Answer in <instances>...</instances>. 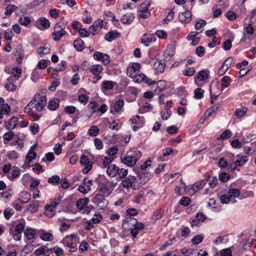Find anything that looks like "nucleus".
<instances>
[{
	"label": "nucleus",
	"instance_id": "obj_24",
	"mask_svg": "<svg viewBox=\"0 0 256 256\" xmlns=\"http://www.w3.org/2000/svg\"><path fill=\"white\" fill-rule=\"evenodd\" d=\"M31 198V194L26 192H22L19 197L18 200L22 204L28 202Z\"/></svg>",
	"mask_w": 256,
	"mask_h": 256
},
{
	"label": "nucleus",
	"instance_id": "obj_51",
	"mask_svg": "<svg viewBox=\"0 0 256 256\" xmlns=\"http://www.w3.org/2000/svg\"><path fill=\"white\" fill-rule=\"evenodd\" d=\"M36 98H33L32 100L27 104V106L24 108V111L25 112H30V111L32 110V109L34 108L33 104L34 102H36Z\"/></svg>",
	"mask_w": 256,
	"mask_h": 256
},
{
	"label": "nucleus",
	"instance_id": "obj_17",
	"mask_svg": "<svg viewBox=\"0 0 256 256\" xmlns=\"http://www.w3.org/2000/svg\"><path fill=\"white\" fill-rule=\"evenodd\" d=\"M18 118L16 116H12L8 122H5V127L8 130L14 129L17 124Z\"/></svg>",
	"mask_w": 256,
	"mask_h": 256
},
{
	"label": "nucleus",
	"instance_id": "obj_29",
	"mask_svg": "<svg viewBox=\"0 0 256 256\" xmlns=\"http://www.w3.org/2000/svg\"><path fill=\"white\" fill-rule=\"evenodd\" d=\"M60 100L54 98L48 102V107L50 110H55L58 108Z\"/></svg>",
	"mask_w": 256,
	"mask_h": 256
},
{
	"label": "nucleus",
	"instance_id": "obj_16",
	"mask_svg": "<svg viewBox=\"0 0 256 256\" xmlns=\"http://www.w3.org/2000/svg\"><path fill=\"white\" fill-rule=\"evenodd\" d=\"M78 240L77 237L74 234L67 236L62 240L63 244L65 246H70L73 244L74 242H76Z\"/></svg>",
	"mask_w": 256,
	"mask_h": 256
},
{
	"label": "nucleus",
	"instance_id": "obj_43",
	"mask_svg": "<svg viewBox=\"0 0 256 256\" xmlns=\"http://www.w3.org/2000/svg\"><path fill=\"white\" fill-rule=\"evenodd\" d=\"M247 111V108H243L236 109L234 112V115L236 118H239L244 116Z\"/></svg>",
	"mask_w": 256,
	"mask_h": 256
},
{
	"label": "nucleus",
	"instance_id": "obj_33",
	"mask_svg": "<svg viewBox=\"0 0 256 256\" xmlns=\"http://www.w3.org/2000/svg\"><path fill=\"white\" fill-rule=\"evenodd\" d=\"M50 50V48L48 46H40L37 49L36 52L38 55L42 57L44 55L49 54Z\"/></svg>",
	"mask_w": 256,
	"mask_h": 256
},
{
	"label": "nucleus",
	"instance_id": "obj_2",
	"mask_svg": "<svg viewBox=\"0 0 256 256\" xmlns=\"http://www.w3.org/2000/svg\"><path fill=\"white\" fill-rule=\"evenodd\" d=\"M26 225V222L23 220L16 224L14 228H10L9 229L10 234L15 240L19 241L21 240L22 234L25 228Z\"/></svg>",
	"mask_w": 256,
	"mask_h": 256
},
{
	"label": "nucleus",
	"instance_id": "obj_45",
	"mask_svg": "<svg viewBox=\"0 0 256 256\" xmlns=\"http://www.w3.org/2000/svg\"><path fill=\"white\" fill-rule=\"evenodd\" d=\"M48 182V183L51 184L52 185H57L60 182V178L58 176L54 175L52 176L49 178Z\"/></svg>",
	"mask_w": 256,
	"mask_h": 256
},
{
	"label": "nucleus",
	"instance_id": "obj_25",
	"mask_svg": "<svg viewBox=\"0 0 256 256\" xmlns=\"http://www.w3.org/2000/svg\"><path fill=\"white\" fill-rule=\"evenodd\" d=\"M54 32L52 33L53 38L56 41H59L61 38L66 35V32L65 30H56L54 28Z\"/></svg>",
	"mask_w": 256,
	"mask_h": 256
},
{
	"label": "nucleus",
	"instance_id": "obj_40",
	"mask_svg": "<svg viewBox=\"0 0 256 256\" xmlns=\"http://www.w3.org/2000/svg\"><path fill=\"white\" fill-rule=\"evenodd\" d=\"M220 107V104H214L212 106H211L208 110H207L204 116H206L208 117L210 116L214 112H216Z\"/></svg>",
	"mask_w": 256,
	"mask_h": 256
},
{
	"label": "nucleus",
	"instance_id": "obj_50",
	"mask_svg": "<svg viewBox=\"0 0 256 256\" xmlns=\"http://www.w3.org/2000/svg\"><path fill=\"white\" fill-rule=\"evenodd\" d=\"M228 196L232 198H238L240 194V190L238 189L231 188L228 191Z\"/></svg>",
	"mask_w": 256,
	"mask_h": 256
},
{
	"label": "nucleus",
	"instance_id": "obj_30",
	"mask_svg": "<svg viewBox=\"0 0 256 256\" xmlns=\"http://www.w3.org/2000/svg\"><path fill=\"white\" fill-rule=\"evenodd\" d=\"M120 36V34L119 32L116 31H112L110 32L107 33L105 36V39L110 42L112 41L115 38H118Z\"/></svg>",
	"mask_w": 256,
	"mask_h": 256
},
{
	"label": "nucleus",
	"instance_id": "obj_11",
	"mask_svg": "<svg viewBox=\"0 0 256 256\" xmlns=\"http://www.w3.org/2000/svg\"><path fill=\"white\" fill-rule=\"evenodd\" d=\"M103 26V21L98 20L95 21L94 24L90 27V32L94 36L102 29Z\"/></svg>",
	"mask_w": 256,
	"mask_h": 256
},
{
	"label": "nucleus",
	"instance_id": "obj_53",
	"mask_svg": "<svg viewBox=\"0 0 256 256\" xmlns=\"http://www.w3.org/2000/svg\"><path fill=\"white\" fill-rule=\"evenodd\" d=\"M14 214V210L12 208H6L4 212V214L6 219L9 220L10 216Z\"/></svg>",
	"mask_w": 256,
	"mask_h": 256
},
{
	"label": "nucleus",
	"instance_id": "obj_63",
	"mask_svg": "<svg viewBox=\"0 0 256 256\" xmlns=\"http://www.w3.org/2000/svg\"><path fill=\"white\" fill-rule=\"evenodd\" d=\"M10 130V131L6 132L4 134L3 138L4 140L10 141L13 138L14 135V133L12 131V130Z\"/></svg>",
	"mask_w": 256,
	"mask_h": 256
},
{
	"label": "nucleus",
	"instance_id": "obj_9",
	"mask_svg": "<svg viewBox=\"0 0 256 256\" xmlns=\"http://www.w3.org/2000/svg\"><path fill=\"white\" fill-rule=\"evenodd\" d=\"M92 184V180H88L84 178L82 184L79 186L78 190L82 194H86L90 190V186Z\"/></svg>",
	"mask_w": 256,
	"mask_h": 256
},
{
	"label": "nucleus",
	"instance_id": "obj_4",
	"mask_svg": "<svg viewBox=\"0 0 256 256\" xmlns=\"http://www.w3.org/2000/svg\"><path fill=\"white\" fill-rule=\"evenodd\" d=\"M122 187L128 189L132 188L134 190L138 189L140 187L139 184L138 180L135 176L131 175L128 176L125 178L121 182Z\"/></svg>",
	"mask_w": 256,
	"mask_h": 256
},
{
	"label": "nucleus",
	"instance_id": "obj_28",
	"mask_svg": "<svg viewBox=\"0 0 256 256\" xmlns=\"http://www.w3.org/2000/svg\"><path fill=\"white\" fill-rule=\"evenodd\" d=\"M24 234L28 240H32L35 237L36 232L33 228H27L24 231Z\"/></svg>",
	"mask_w": 256,
	"mask_h": 256
},
{
	"label": "nucleus",
	"instance_id": "obj_47",
	"mask_svg": "<svg viewBox=\"0 0 256 256\" xmlns=\"http://www.w3.org/2000/svg\"><path fill=\"white\" fill-rule=\"evenodd\" d=\"M98 133L99 130L95 126H92L88 131V134L92 136H96L98 135Z\"/></svg>",
	"mask_w": 256,
	"mask_h": 256
},
{
	"label": "nucleus",
	"instance_id": "obj_7",
	"mask_svg": "<svg viewBox=\"0 0 256 256\" xmlns=\"http://www.w3.org/2000/svg\"><path fill=\"white\" fill-rule=\"evenodd\" d=\"M88 202L89 199L88 198H80L77 201L76 206L78 210H84L83 214H88L90 212V208L87 206Z\"/></svg>",
	"mask_w": 256,
	"mask_h": 256
},
{
	"label": "nucleus",
	"instance_id": "obj_59",
	"mask_svg": "<svg viewBox=\"0 0 256 256\" xmlns=\"http://www.w3.org/2000/svg\"><path fill=\"white\" fill-rule=\"evenodd\" d=\"M231 198L228 196V194H223L220 198V200L222 204H228Z\"/></svg>",
	"mask_w": 256,
	"mask_h": 256
},
{
	"label": "nucleus",
	"instance_id": "obj_55",
	"mask_svg": "<svg viewBox=\"0 0 256 256\" xmlns=\"http://www.w3.org/2000/svg\"><path fill=\"white\" fill-rule=\"evenodd\" d=\"M191 202L190 199L187 196H184L181 198L180 200L179 203L183 206H188L190 204V202Z\"/></svg>",
	"mask_w": 256,
	"mask_h": 256
},
{
	"label": "nucleus",
	"instance_id": "obj_31",
	"mask_svg": "<svg viewBox=\"0 0 256 256\" xmlns=\"http://www.w3.org/2000/svg\"><path fill=\"white\" fill-rule=\"evenodd\" d=\"M116 84V82L110 80L103 81L102 84V89L105 90H112Z\"/></svg>",
	"mask_w": 256,
	"mask_h": 256
},
{
	"label": "nucleus",
	"instance_id": "obj_49",
	"mask_svg": "<svg viewBox=\"0 0 256 256\" xmlns=\"http://www.w3.org/2000/svg\"><path fill=\"white\" fill-rule=\"evenodd\" d=\"M232 132L230 130H226L220 136V139L224 140L231 137Z\"/></svg>",
	"mask_w": 256,
	"mask_h": 256
},
{
	"label": "nucleus",
	"instance_id": "obj_23",
	"mask_svg": "<svg viewBox=\"0 0 256 256\" xmlns=\"http://www.w3.org/2000/svg\"><path fill=\"white\" fill-rule=\"evenodd\" d=\"M90 71L94 74H100L103 70V67L100 64H94L90 66Z\"/></svg>",
	"mask_w": 256,
	"mask_h": 256
},
{
	"label": "nucleus",
	"instance_id": "obj_39",
	"mask_svg": "<svg viewBox=\"0 0 256 256\" xmlns=\"http://www.w3.org/2000/svg\"><path fill=\"white\" fill-rule=\"evenodd\" d=\"M38 22H39L40 24V25L42 26L43 28L45 29H47L50 28V22L48 20V19L42 17L40 18L38 20Z\"/></svg>",
	"mask_w": 256,
	"mask_h": 256
},
{
	"label": "nucleus",
	"instance_id": "obj_35",
	"mask_svg": "<svg viewBox=\"0 0 256 256\" xmlns=\"http://www.w3.org/2000/svg\"><path fill=\"white\" fill-rule=\"evenodd\" d=\"M162 216V214L161 212V209H159L154 212V214L150 218V222L152 224H155L157 220L160 219Z\"/></svg>",
	"mask_w": 256,
	"mask_h": 256
},
{
	"label": "nucleus",
	"instance_id": "obj_5",
	"mask_svg": "<svg viewBox=\"0 0 256 256\" xmlns=\"http://www.w3.org/2000/svg\"><path fill=\"white\" fill-rule=\"evenodd\" d=\"M208 180H202L195 182L194 184L186 186L184 190L186 194L189 195L194 194L198 190L202 189L206 184Z\"/></svg>",
	"mask_w": 256,
	"mask_h": 256
},
{
	"label": "nucleus",
	"instance_id": "obj_14",
	"mask_svg": "<svg viewBox=\"0 0 256 256\" xmlns=\"http://www.w3.org/2000/svg\"><path fill=\"white\" fill-rule=\"evenodd\" d=\"M152 174L149 172H145L138 176V180L140 187L145 184L152 176Z\"/></svg>",
	"mask_w": 256,
	"mask_h": 256
},
{
	"label": "nucleus",
	"instance_id": "obj_27",
	"mask_svg": "<svg viewBox=\"0 0 256 256\" xmlns=\"http://www.w3.org/2000/svg\"><path fill=\"white\" fill-rule=\"evenodd\" d=\"M74 46L75 49L78 52L82 51L84 48V42L83 40L80 38L76 39L74 41Z\"/></svg>",
	"mask_w": 256,
	"mask_h": 256
},
{
	"label": "nucleus",
	"instance_id": "obj_54",
	"mask_svg": "<svg viewBox=\"0 0 256 256\" xmlns=\"http://www.w3.org/2000/svg\"><path fill=\"white\" fill-rule=\"evenodd\" d=\"M20 174V171L18 169L12 170L11 174L8 176V178L10 180H14L16 178L18 177Z\"/></svg>",
	"mask_w": 256,
	"mask_h": 256
},
{
	"label": "nucleus",
	"instance_id": "obj_41",
	"mask_svg": "<svg viewBox=\"0 0 256 256\" xmlns=\"http://www.w3.org/2000/svg\"><path fill=\"white\" fill-rule=\"evenodd\" d=\"M166 86V82L164 80H160L157 82V88L155 90V92L158 91L159 92H162L165 89Z\"/></svg>",
	"mask_w": 256,
	"mask_h": 256
},
{
	"label": "nucleus",
	"instance_id": "obj_60",
	"mask_svg": "<svg viewBox=\"0 0 256 256\" xmlns=\"http://www.w3.org/2000/svg\"><path fill=\"white\" fill-rule=\"evenodd\" d=\"M234 63V59L232 57L228 58L223 63L224 66H226V68L228 70L232 64Z\"/></svg>",
	"mask_w": 256,
	"mask_h": 256
},
{
	"label": "nucleus",
	"instance_id": "obj_44",
	"mask_svg": "<svg viewBox=\"0 0 256 256\" xmlns=\"http://www.w3.org/2000/svg\"><path fill=\"white\" fill-rule=\"evenodd\" d=\"M12 74L13 76L18 80L22 75V68L18 67L14 68L12 70Z\"/></svg>",
	"mask_w": 256,
	"mask_h": 256
},
{
	"label": "nucleus",
	"instance_id": "obj_21",
	"mask_svg": "<svg viewBox=\"0 0 256 256\" xmlns=\"http://www.w3.org/2000/svg\"><path fill=\"white\" fill-rule=\"evenodd\" d=\"M118 168L114 164H110L107 168L106 173L110 177H114L118 174Z\"/></svg>",
	"mask_w": 256,
	"mask_h": 256
},
{
	"label": "nucleus",
	"instance_id": "obj_3",
	"mask_svg": "<svg viewBox=\"0 0 256 256\" xmlns=\"http://www.w3.org/2000/svg\"><path fill=\"white\" fill-rule=\"evenodd\" d=\"M129 222H132L134 226V228L130 230V234L134 238H136L140 231L144 228V225L142 223L138 222L136 219L132 218L124 220L122 224L124 226Z\"/></svg>",
	"mask_w": 256,
	"mask_h": 256
},
{
	"label": "nucleus",
	"instance_id": "obj_18",
	"mask_svg": "<svg viewBox=\"0 0 256 256\" xmlns=\"http://www.w3.org/2000/svg\"><path fill=\"white\" fill-rule=\"evenodd\" d=\"M124 106V101L122 100H116L113 106L110 108V112H119Z\"/></svg>",
	"mask_w": 256,
	"mask_h": 256
},
{
	"label": "nucleus",
	"instance_id": "obj_1",
	"mask_svg": "<svg viewBox=\"0 0 256 256\" xmlns=\"http://www.w3.org/2000/svg\"><path fill=\"white\" fill-rule=\"evenodd\" d=\"M142 156L140 151L136 149H130L126 154L120 156L121 161L127 166L132 167Z\"/></svg>",
	"mask_w": 256,
	"mask_h": 256
},
{
	"label": "nucleus",
	"instance_id": "obj_56",
	"mask_svg": "<svg viewBox=\"0 0 256 256\" xmlns=\"http://www.w3.org/2000/svg\"><path fill=\"white\" fill-rule=\"evenodd\" d=\"M36 152H28V154L26 156V159L28 164L32 162V160L36 158Z\"/></svg>",
	"mask_w": 256,
	"mask_h": 256
},
{
	"label": "nucleus",
	"instance_id": "obj_10",
	"mask_svg": "<svg viewBox=\"0 0 256 256\" xmlns=\"http://www.w3.org/2000/svg\"><path fill=\"white\" fill-rule=\"evenodd\" d=\"M248 161L246 156H242L240 159L236 160L234 162H231L228 166V169L230 170H234L238 166H243Z\"/></svg>",
	"mask_w": 256,
	"mask_h": 256
},
{
	"label": "nucleus",
	"instance_id": "obj_13",
	"mask_svg": "<svg viewBox=\"0 0 256 256\" xmlns=\"http://www.w3.org/2000/svg\"><path fill=\"white\" fill-rule=\"evenodd\" d=\"M192 13L189 10H186L184 12H182L178 16L180 20L182 23H188L192 20Z\"/></svg>",
	"mask_w": 256,
	"mask_h": 256
},
{
	"label": "nucleus",
	"instance_id": "obj_62",
	"mask_svg": "<svg viewBox=\"0 0 256 256\" xmlns=\"http://www.w3.org/2000/svg\"><path fill=\"white\" fill-rule=\"evenodd\" d=\"M194 72L195 70L193 67L188 68L182 72L183 74L187 76H192L194 75Z\"/></svg>",
	"mask_w": 256,
	"mask_h": 256
},
{
	"label": "nucleus",
	"instance_id": "obj_19",
	"mask_svg": "<svg viewBox=\"0 0 256 256\" xmlns=\"http://www.w3.org/2000/svg\"><path fill=\"white\" fill-rule=\"evenodd\" d=\"M135 18V16L132 13H128L124 14L120 18L121 22L124 24H130Z\"/></svg>",
	"mask_w": 256,
	"mask_h": 256
},
{
	"label": "nucleus",
	"instance_id": "obj_38",
	"mask_svg": "<svg viewBox=\"0 0 256 256\" xmlns=\"http://www.w3.org/2000/svg\"><path fill=\"white\" fill-rule=\"evenodd\" d=\"M16 9L17 6L16 5L9 4L5 8L4 14L7 16H10Z\"/></svg>",
	"mask_w": 256,
	"mask_h": 256
},
{
	"label": "nucleus",
	"instance_id": "obj_15",
	"mask_svg": "<svg viewBox=\"0 0 256 256\" xmlns=\"http://www.w3.org/2000/svg\"><path fill=\"white\" fill-rule=\"evenodd\" d=\"M109 186V182L108 180H106L100 188V192L102 193V194L104 196H108L112 191V188L111 187L108 186Z\"/></svg>",
	"mask_w": 256,
	"mask_h": 256
},
{
	"label": "nucleus",
	"instance_id": "obj_12",
	"mask_svg": "<svg viewBox=\"0 0 256 256\" xmlns=\"http://www.w3.org/2000/svg\"><path fill=\"white\" fill-rule=\"evenodd\" d=\"M209 70L207 69H204L200 71L197 74L196 77L195 78L194 82L195 84L199 86L197 84L196 80H198L200 81H204L207 80L208 78Z\"/></svg>",
	"mask_w": 256,
	"mask_h": 256
},
{
	"label": "nucleus",
	"instance_id": "obj_26",
	"mask_svg": "<svg viewBox=\"0 0 256 256\" xmlns=\"http://www.w3.org/2000/svg\"><path fill=\"white\" fill-rule=\"evenodd\" d=\"M154 67L158 72L162 73L165 68V64L162 60H157L154 64Z\"/></svg>",
	"mask_w": 256,
	"mask_h": 256
},
{
	"label": "nucleus",
	"instance_id": "obj_8",
	"mask_svg": "<svg viewBox=\"0 0 256 256\" xmlns=\"http://www.w3.org/2000/svg\"><path fill=\"white\" fill-rule=\"evenodd\" d=\"M95 60H102L104 66H107L110 62V56L106 54H103L99 52H95L93 54Z\"/></svg>",
	"mask_w": 256,
	"mask_h": 256
},
{
	"label": "nucleus",
	"instance_id": "obj_6",
	"mask_svg": "<svg viewBox=\"0 0 256 256\" xmlns=\"http://www.w3.org/2000/svg\"><path fill=\"white\" fill-rule=\"evenodd\" d=\"M36 96V102H34L33 106L37 111L40 112L46 106V97L45 96H40V93L36 94L34 98Z\"/></svg>",
	"mask_w": 256,
	"mask_h": 256
},
{
	"label": "nucleus",
	"instance_id": "obj_32",
	"mask_svg": "<svg viewBox=\"0 0 256 256\" xmlns=\"http://www.w3.org/2000/svg\"><path fill=\"white\" fill-rule=\"evenodd\" d=\"M155 38L152 36H147L146 34L144 35V37L141 38V42L145 46H148L150 43L154 41Z\"/></svg>",
	"mask_w": 256,
	"mask_h": 256
},
{
	"label": "nucleus",
	"instance_id": "obj_36",
	"mask_svg": "<svg viewBox=\"0 0 256 256\" xmlns=\"http://www.w3.org/2000/svg\"><path fill=\"white\" fill-rule=\"evenodd\" d=\"M40 238L46 242H50L54 239L53 236L48 232H42L40 235Z\"/></svg>",
	"mask_w": 256,
	"mask_h": 256
},
{
	"label": "nucleus",
	"instance_id": "obj_20",
	"mask_svg": "<svg viewBox=\"0 0 256 256\" xmlns=\"http://www.w3.org/2000/svg\"><path fill=\"white\" fill-rule=\"evenodd\" d=\"M13 78L10 77L7 79V82L5 85V88L8 92H14L16 90V86L14 84Z\"/></svg>",
	"mask_w": 256,
	"mask_h": 256
},
{
	"label": "nucleus",
	"instance_id": "obj_22",
	"mask_svg": "<svg viewBox=\"0 0 256 256\" xmlns=\"http://www.w3.org/2000/svg\"><path fill=\"white\" fill-rule=\"evenodd\" d=\"M175 54V46L174 44H171L167 46L164 56L165 57L164 60H166L168 56L172 57Z\"/></svg>",
	"mask_w": 256,
	"mask_h": 256
},
{
	"label": "nucleus",
	"instance_id": "obj_52",
	"mask_svg": "<svg viewBox=\"0 0 256 256\" xmlns=\"http://www.w3.org/2000/svg\"><path fill=\"white\" fill-rule=\"evenodd\" d=\"M204 236L201 234H198L192 239V242L194 244H198L202 242Z\"/></svg>",
	"mask_w": 256,
	"mask_h": 256
},
{
	"label": "nucleus",
	"instance_id": "obj_58",
	"mask_svg": "<svg viewBox=\"0 0 256 256\" xmlns=\"http://www.w3.org/2000/svg\"><path fill=\"white\" fill-rule=\"evenodd\" d=\"M128 174V170L124 168H118L117 175L120 178H124Z\"/></svg>",
	"mask_w": 256,
	"mask_h": 256
},
{
	"label": "nucleus",
	"instance_id": "obj_34",
	"mask_svg": "<svg viewBox=\"0 0 256 256\" xmlns=\"http://www.w3.org/2000/svg\"><path fill=\"white\" fill-rule=\"evenodd\" d=\"M131 78L134 77V82H144V78H146V75L144 74H134L130 73L129 76Z\"/></svg>",
	"mask_w": 256,
	"mask_h": 256
},
{
	"label": "nucleus",
	"instance_id": "obj_46",
	"mask_svg": "<svg viewBox=\"0 0 256 256\" xmlns=\"http://www.w3.org/2000/svg\"><path fill=\"white\" fill-rule=\"evenodd\" d=\"M18 21L20 24L27 26L30 24L31 20L28 16H24L23 18L20 17Z\"/></svg>",
	"mask_w": 256,
	"mask_h": 256
},
{
	"label": "nucleus",
	"instance_id": "obj_37",
	"mask_svg": "<svg viewBox=\"0 0 256 256\" xmlns=\"http://www.w3.org/2000/svg\"><path fill=\"white\" fill-rule=\"evenodd\" d=\"M15 56H16L17 62L18 64L22 63L24 56V50L21 48H19V49L16 50Z\"/></svg>",
	"mask_w": 256,
	"mask_h": 256
},
{
	"label": "nucleus",
	"instance_id": "obj_61",
	"mask_svg": "<svg viewBox=\"0 0 256 256\" xmlns=\"http://www.w3.org/2000/svg\"><path fill=\"white\" fill-rule=\"evenodd\" d=\"M230 178V174L226 172H222L220 174L219 179L222 182H228Z\"/></svg>",
	"mask_w": 256,
	"mask_h": 256
},
{
	"label": "nucleus",
	"instance_id": "obj_48",
	"mask_svg": "<svg viewBox=\"0 0 256 256\" xmlns=\"http://www.w3.org/2000/svg\"><path fill=\"white\" fill-rule=\"evenodd\" d=\"M204 90L200 88H197L194 92V98L196 99H201L204 96Z\"/></svg>",
	"mask_w": 256,
	"mask_h": 256
},
{
	"label": "nucleus",
	"instance_id": "obj_64",
	"mask_svg": "<svg viewBox=\"0 0 256 256\" xmlns=\"http://www.w3.org/2000/svg\"><path fill=\"white\" fill-rule=\"evenodd\" d=\"M220 256H232V250L230 248H224L220 250Z\"/></svg>",
	"mask_w": 256,
	"mask_h": 256
},
{
	"label": "nucleus",
	"instance_id": "obj_42",
	"mask_svg": "<svg viewBox=\"0 0 256 256\" xmlns=\"http://www.w3.org/2000/svg\"><path fill=\"white\" fill-rule=\"evenodd\" d=\"M176 238L174 237L170 238L160 248V250H164L166 248L170 246L176 242Z\"/></svg>",
	"mask_w": 256,
	"mask_h": 256
},
{
	"label": "nucleus",
	"instance_id": "obj_57",
	"mask_svg": "<svg viewBox=\"0 0 256 256\" xmlns=\"http://www.w3.org/2000/svg\"><path fill=\"white\" fill-rule=\"evenodd\" d=\"M230 78L228 76H224L222 78L221 86L226 88L229 86V81Z\"/></svg>",
	"mask_w": 256,
	"mask_h": 256
}]
</instances>
